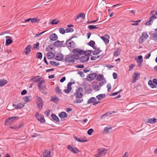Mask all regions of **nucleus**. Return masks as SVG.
Returning <instances> with one entry per match:
<instances>
[{"label":"nucleus","instance_id":"44","mask_svg":"<svg viewBox=\"0 0 157 157\" xmlns=\"http://www.w3.org/2000/svg\"><path fill=\"white\" fill-rule=\"evenodd\" d=\"M40 45V43L39 42H36V44L33 45V47L35 49H39V46Z\"/></svg>","mask_w":157,"mask_h":157},{"label":"nucleus","instance_id":"34","mask_svg":"<svg viewBox=\"0 0 157 157\" xmlns=\"http://www.w3.org/2000/svg\"><path fill=\"white\" fill-rule=\"evenodd\" d=\"M7 81L5 79L0 80V86H3L4 85L7 83Z\"/></svg>","mask_w":157,"mask_h":157},{"label":"nucleus","instance_id":"57","mask_svg":"<svg viewBox=\"0 0 157 157\" xmlns=\"http://www.w3.org/2000/svg\"><path fill=\"white\" fill-rule=\"evenodd\" d=\"M66 32L69 33L73 32L74 30L72 28H67L66 29Z\"/></svg>","mask_w":157,"mask_h":157},{"label":"nucleus","instance_id":"62","mask_svg":"<svg viewBox=\"0 0 157 157\" xmlns=\"http://www.w3.org/2000/svg\"><path fill=\"white\" fill-rule=\"evenodd\" d=\"M78 74L82 77H83L85 76L83 71H79L78 72Z\"/></svg>","mask_w":157,"mask_h":157},{"label":"nucleus","instance_id":"42","mask_svg":"<svg viewBox=\"0 0 157 157\" xmlns=\"http://www.w3.org/2000/svg\"><path fill=\"white\" fill-rule=\"evenodd\" d=\"M56 93L58 94H62V91L61 90L59 89V86H57L55 88Z\"/></svg>","mask_w":157,"mask_h":157},{"label":"nucleus","instance_id":"18","mask_svg":"<svg viewBox=\"0 0 157 157\" xmlns=\"http://www.w3.org/2000/svg\"><path fill=\"white\" fill-rule=\"evenodd\" d=\"M63 42V41H60L59 40H57L54 43V45L57 47H60L62 46Z\"/></svg>","mask_w":157,"mask_h":157},{"label":"nucleus","instance_id":"31","mask_svg":"<svg viewBox=\"0 0 157 157\" xmlns=\"http://www.w3.org/2000/svg\"><path fill=\"white\" fill-rule=\"evenodd\" d=\"M97 100L96 99L95 97H91L89 99L87 102V104H90L94 102Z\"/></svg>","mask_w":157,"mask_h":157},{"label":"nucleus","instance_id":"5","mask_svg":"<svg viewBox=\"0 0 157 157\" xmlns=\"http://www.w3.org/2000/svg\"><path fill=\"white\" fill-rule=\"evenodd\" d=\"M98 152L95 155L96 157H99L105 155L107 152V150L105 148H101L98 149Z\"/></svg>","mask_w":157,"mask_h":157},{"label":"nucleus","instance_id":"52","mask_svg":"<svg viewBox=\"0 0 157 157\" xmlns=\"http://www.w3.org/2000/svg\"><path fill=\"white\" fill-rule=\"evenodd\" d=\"M59 22V21L56 19L53 20L51 21V24L52 25H56Z\"/></svg>","mask_w":157,"mask_h":157},{"label":"nucleus","instance_id":"17","mask_svg":"<svg viewBox=\"0 0 157 157\" xmlns=\"http://www.w3.org/2000/svg\"><path fill=\"white\" fill-rule=\"evenodd\" d=\"M51 152L48 150H45L43 153V157H51Z\"/></svg>","mask_w":157,"mask_h":157},{"label":"nucleus","instance_id":"7","mask_svg":"<svg viewBox=\"0 0 157 157\" xmlns=\"http://www.w3.org/2000/svg\"><path fill=\"white\" fill-rule=\"evenodd\" d=\"M35 117L38 121H40L41 123H44L45 122V121L43 116L40 115L38 113H36Z\"/></svg>","mask_w":157,"mask_h":157},{"label":"nucleus","instance_id":"54","mask_svg":"<svg viewBox=\"0 0 157 157\" xmlns=\"http://www.w3.org/2000/svg\"><path fill=\"white\" fill-rule=\"evenodd\" d=\"M153 22V21H152L151 20L149 19V20L147 21L145 24V25H151V23Z\"/></svg>","mask_w":157,"mask_h":157},{"label":"nucleus","instance_id":"33","mask_svg":"<svg viewBox=\"0 0 157 157\" xmlns=\"http://www.w3.org/2000/svg\"><path fill=\"white\" fill-rule=\"evenodd\" d=\"M92 52V50H89L85 51V53L83 54H84L85 56H87L89 57V56L91 55V52Z\"/></svg>","mask_w":157,"mask_h":157},{"label":"nucleus","instance_id":"16","mask_svg":"<svg viewBox=\"0 0 157 157\" xmlns=\"http://www.w3.org/2000/svg\"><path fill=\"white\" fill-rule=\"evenodd\" d=\"M134 79L131 82L132 83L135 82L139 78V76L140 75V73H134Z\"/></svg>","mask_w":157,"mask_h":157},{"label":"nucleus","instance_id":"19","mask_svg":"<svg viewBox=\"0 0 157 157\" xmlns=\"http://www.w3.org/2000/svg\"><path fill=\"white\" fill-rule=\"evenodd\" d=\"M13 106L15 107V108L16 109H21L24 106V105L21 103H19L17 105L14 104H13Z\"/></svg>","mask_w":157,"mask_h":157},{"label":"nucleus","instance_id":"30","mask_svg":"<svg viewBox=\"0 0 157 157\" xmlns=\"http://www.w3.org/2000/svg\"><path fill=\"white\" fill-rule=\"evenodd\" d=\"M105 96L106 95L105 94H101L97 96L96 97L98 100H101L104 98Z\"/></svg>","mask_w":157,"mask_h":157},{"label":"nucleus","instance_id":"37","mask_svg":"<svg viewBox=\"0 0 157 157\" xmlns=\"http://www.w3.org/2000/svg\"><path fill=\"white\" fill-rule=\"evenodd\" d=\"M148 84L152 88H154L156 87L154 83H152V82L151 80L149 81L148 82Z\"/></svg>","mask_w":157,"mask_h":157},{"label":"nucleus","instance_id":"63","mask_svg":"<svg viewBox=\"0 0 157 157\" xmlns=\"http://www.w3.org/2000/svg\"><path fill=\"white\" fill-rule=\"evenodd\" d=\"M75 67L78 68H83L84 67V66L83 65H78L76 66Z\"/></svg>","mask_w":157,"mask_h":157},{"label":"nucleus","instance_id":"2","mask_svg":"<svg viewBox=\"0 0 157 157\" xmlns=\"http://www.w3.org/2000/svg\"><path fill=\"white\" fill-rule=\"evenodd\" d=\"M83 92V90L82 88L79 87L74 95L75 96L76 98H80L83 96L82 93Z\"/></svg>","mask_w":157,"mask_h":157},{"label":"nucleus","instance_id":"27","mask_svg":"<svg viewBox=\"0 0 157 157\" xmlns=\"http://www.w3.org/2000/svg\"><path fill=\"white\" fill-rule=\"evenodd\" d=\"M47 56L49 59H52L54 56V54L52 52H49L47 53Z\"/></svg>","mask_w":157,"mask_h":157},{"label":"nucleus","instance_id":"25","mask_svg":"<svg viewBox=\"0 0 157 157\" xmlns=\"http://www.w3.org/2000/svg\"><path fill=\"white\" fill-rule=\"evenodd\" d=\"M95 42L93 40H90L88 43V45L94 49H96V47L94 46Z\"/></svg>","mask_w":157,"mask_h":157},{"label":"nucleus","instance_id":"61","mask_svg":"<svg viewBox=\"0 0 157 157\" xmlns=\"http://www.w3.org/2000/svg\"><path fill=\"white\" fill-rule=\"evenodd\" d=\"M52 49V48L51 47V46L50 45L48 46L46 48V50L48 51H50Z\"/></svg>","mask_w":157,"mask_h":157},{"label":"nucleus","instance_id":"10","mask_svg":"<svg viewBox=\"0 0 157 157\" xmlns=\"http://www.w3.org/2000/svg\"><path fill=\"white\" fill-rule=\"evenodd\" d=\"M72 83L71 82H70L68 83L67 85V89H65L63 90L64 92L66 93H69L72 89L71 86Z\"/></svg>","mask_w":157,"mask_h":157},{"label":"nucleus","instance_id":"9","mask_svg":"<svg viewBox=\"0 0 157 157\" xmlns=\"http://www.w3.org/2000/svg\"><path fill=\"white\" fill-rule=\"evenodd\" d=\"M67 148L70 151L74 153H77L79 152L77 148L74 147L73 146H72L68 145Z\"/></svg>","mask_w":157,"mask_h":157},{"label":"nucleus","instance_id":"15","mask_svg":"<svg viewBox=\"0 0 157 157\" xmlns=\"http://www.w3.org/2000/svg\"><path fill=\"white\" fill-rule=\"evenodd\" d=\"M49 38L51 40L55 41L57 40L58 37L56 34L53 33L50 36Z\"/></svg>","mask_w":157,"mask_h":157},{"label":"nucleus","instance_id":"35","mask_svg":"<svg viewBox=\"0 0 157 157\" xmlns=\"http://www.w3.org/2000/svg\"><path fill=\"white\" fill-rule=\"evenodd\" d=\"M120 50V49L119 48H117L114 52L113 56H118L119 55Z\"/></svg>","mask_w":157,"mask_h":157},{"label":"nucleus","instance_id":"58","mask_svg":"<svg viewBox=\"0 0 157 157\" xmlns=\"http://www.w3.org/2000/svg\"><path fill=\"white\" fill-rule=\"evenodd\" d=\"M135 66V64H132L130 65L128 71H130L132 70Z\"/></svg>","mask_w":157,"mask_h":157},{"label":"nucleus","instance_id":"36","mask_svg":"<svg viewBox=\"0 0 157 157\" xmlns=\"http://www.w3.org/2000/svg\"><path fill=\"white\" fill-rule=\"evenodd\" d=\"M71 56H73V59L75 60H79L80 57L79 56V55H78L77 54H72Z\"/></svg>","mask_w":157,"mask_h":157},{"label":"nucleus","instance_id":"49","mask_svg":"<svg viewBox=\"0 0 157 157\" xmlns=\"http://www.w3.org/2000/svg\"><path fill=\"white\" fill-rule=\"evenodd\" d=\"M83 101V99H76L74 102V103H81Z\"/></svg>","mask_w":157,"mask_h":157},{"label":"nucleus","instance_id":"21","mask_svg":"<svg viewBox=\"0 0 157 157\" xmlns=\"http://www.w3.org/2000/svg\"><path fill=\"white\" fill-rule=\"evenodd\" d=\"M115 113V112L114 111H109L107 112L101 116V118L102 119L104 117H106Z\"/></svg>","mask_w":157,"mask_h":157},{"label":"nucleus","instance_id":"55","mask_svg":"<svg viewBox=\"0 0 157 157\" xmlns=\"http://www.w3.org/2000/svg\"><path fill=\"white\" fill-rule=\"evenodd\" d=\"M23 99H24L25 103H26L27 102L29 101V98L28 96L23 97Z\"/></svg>","mask_w":157,"mask_h":157},{"label":"nucleus","instance_id":"6","mask_svg":"<svg viewBox=\"0 0 157 157\" xmlns=\"http://www.w3.org/2000/svg\"><path fill=\"white\" fill-rule=\"evenodd\" d=\"M37 105L38 108L40 109H41L42 108L43 104V102L42 98L40 97L37 96Z\"/></svg>","mask_w":157,"mask_h":157},{"label":"nucleus","instance_id":"56","mask_svg":"<svg viewBox=\"0 0 157 157\" xmlns=\"http://www.w3.org/2000/svg\"><path fill=\"white\" fill-rule=\"evenodd\" d=\"M107 91L108 92H109L110 91V90L111 89V86L110 83H109L107 84Z\"/></svg>","mask_w":157,"mask_h":157},{"label":"nucleus","instance_id":"60","mask_svg":"<svg viewBox=\"0 0 157 157\" xmlns=\"http://www.w3.org/2000/svg\"><path fill=\"white\" fill-rule=\"evenodd\" d=\"M112 128L111 127L108 128L107 127H106L104 128V131H106L107 133L109 132V130Z\"/></svg>","mask_w":157,"mask_h":157},{"label":"nucleus","instance_id":"23","mask_svg":"<svg viewBox=\"0 0 157 157\" xmlns=\"http://www.w3.org/2000/svg\"><path fill=\"white\" fill-rule=\"evenodd\" d=\"M157 121V119L155 118H152L150 119H147V123H149L151 124H153Z\"/></svg>","mask_w":157,"mask_h":157},{"label":"nucleus","instance_id":"8","mask_svg":"<svg viewBox=\"0 0 157 157\" xmlns=\"http://www.w3.org/2000/svg\"><path fill=\"white\" fill-rule=\"evenodd\" d=\"M72 52L74 54H77L78 55H82L85 53V51L79 48L74 49L72 50Z\"/></svg>","mask_w":157,"mask_h":157},{"label":"nucleus","instance_id":"47","mask_svg":"<svg viewBox=\"0 0 157 157\" xmlns=\"http://www.w3.org/2000/svg\"><path fill=\"white\" fill-rule=\"evenodd\" d=\"M142 37H143L144 39L146 40L148 37V35L147 34V33L144 32L143 33L142 35Z\"/></svg>","mask_w":157,"mask_h":157},{"label":"nucleus","instance_id":"50","mask_svg":"<svg viewBox=\"0 0 157 157\" xmlns=\"http://www.w3.org/2000/svg\"><path fill=\"white\" fill-rule=\"evenodd\" d=\"M59 32L62 34H64L65 33V30L63 28H59Z\"/></svg>","mask_w":157,"mask_h":157},{"label":"nucleus","instance_id":"20","mask_svg":"<svg viewBox=\"0 0 157 157\" xmlns=\"http://www.w3.org/2000/svg\"><path fill=\"white\" fill-rule=\"evenodd\" d=\"M63 59V55L61 54H58L56 56L55 59L58 61H62Z\"/></svg>","mask_w":157,"mask_h":157},{"label":"nucleus","instance_id":"46","mask_svg":"<svg viewBox=\"0 0 157 157\" xmlns=\"http://www.w3.org/2000/svg\"><path fill=\"white\" fill-rule=\"evenodd\" d=\"M145 40V39H144L143 37L141 36L139 39V43L140 44H142L144 41Z\"/></svg>","mask_w":157,"mask_h":157},{"label":"nucleus","instance_id":"43","mask_svg":"<svg viewBox=\"0 0 157 157\" xmlns=\"http://www.w3.org/2000/svg\"><path fill=\"white\" fill-rule=\"evenodd\" d=\"M103 78V76L102 75H98L97 77V80L98 81H100Z\"/></svg>","mask_w":157,"mask_h":157},{"label":"nucleus","instance_id":"29","mask_svg":"<svg viewBox=\"0 0 157 157\" xmlns=\"http://www.w3.org/2000/svg\"><path fill=\"white\" fill-rule=\"evenodd\" d=\"M135 59L136 60V62L138 63L143 62V57L141 55L138 56L137 59L136 58Z\"/></svg>","mask_w":157,"mask_h":157},{"label":"nucleus","instance_id":"13","mask_svg":"<svg viewBox=\"0 0 157 157\" xmlns=\"http://www.w3.org/2000/svg\"><path fill=\"white\" fill-rule=\"evenodd\" d=\"M6 44L8 45L11 44L13 42L12 40V37L10 36H7L6 37Z\"/></svg>","mask_w":157,"mask_h":157},{"label":"nucleus","instance_id":"41","mask_svg":"<svg viewBox=\"0 0 157 157\" xmlns=\"http://www.w3.org/2000/svg\"><path fill=\"white\" fill-rule=\"evenodd\" d=\"M88 28L89 29H90V30H91V29H98V27H97L95 25H89L88 26Z\"/></svg>","mask_w":157,"mask_h":157},{"label":"nucleus","instance_id":"4","mask_svg":"<svg viewBox=\"0 0 157 157\" xmlns=\"http://www.w3.org/2000/svg\"><path fill=\"white\" fill-rule=\"evenodd\" d=\"M19 118V117L17 116L9 117L5 120V123L6 124V123H12L16 121Z\"/></svg>","mask_w":157,"mask_h":157},{"label":"nucleus","instance_id":"32","mask_svg":"<svg viewBox=\"0 0 157 157\" xmlns=\"http://www.w3.org/2000/svg\"><path fill=\"white\" fill-rule=\"evenodd\" d=\"M23 123H21L18 125H17L15 127L13 126H11L10 127V128L12 129H19L21 128L23 126Z\"/></svg>","mask_w":157,"mask_h":157},{"label":"nucleus","instance_id":"3","mask_svg":"<svg viewBox=\"0 0 157 157\" xmlns=\"http://www.w3.org/2000/svg\"><path fill=\"white\" fill-rule=\"evenodd\" d=\"M73 56L71 55H68L66 56L64 59V61L68 62L70 64L74 63L75 61L73 59Z\"/></svg>","mask_w":157,"mask_h":157},{"label":"nucleus","instance_id":"45","mask_svg":"<svg viewBox=\"0 0 157 157\" xmlns=\"http://www.w3.org/2000/svg\"><path fill=\"white\" fill-rule=\"evenodd\" d=\"M42 54L41 52H38L36 55V57L38 59H41L42 58Z\"/></svg>","mask_w":157,"mask_h":157},{"label":"nucleus","instance_id":"51","mask_svg":"<svg viewBox=\"0 0 157 157\" xmlns=\"http://www.w3.org/2000/svg\"><path fill=\"white\" fill-rule=\"evenodd\" d=\"M93 132V129L92 128H90L88 130L87 133L88 135H90L92 134Z\"/></svg>","mask_w":157,"mask_h":157},{"label":"nucleus","instance_id":"59","mask_svg":"<svg viewBox=\"0 0 157 157\" xmlns=\"http://www.w3.org/2000/svg\"><path fill=\"white\" fill-rule=\"evenodd\" d=\"M41 89H39L40 91H42V90H43L44 91L47 90L46 87L45 86L42 85V86H41Z\"/></svg>","mask_w":157,"mask_h":157},{"label":"nucleus","instance_id":"38","mask_svg":"<svg viewBox=\"0 0 157 157\" xmlns=\"http://www.w3.org/2000/svg\"><path fill=\"white\" fill-rule=\"evenodd\" d=\"M29 44H28L25 48L24 52H25V54L27 55L29 53Z\"/></svg>","mask_w":157,"mask_h":157},{"label":"nucleus","instance_id":"28","mask_svg":"<svg viewBox=\"0 0 157 157\" xmlns=\"http://www.w3.org/2000/svg\"><path fill=\"white\" fill-rule=\"evenodd\" d=\"M51 117L52 119L57 122L59 121L58 117L55 114H52L51 115Z\"/></svg>","mask_w":157,"mask_h":157},{"label":"nucleus","instance_id":"1","mask_svg":"<svg viewBox=\"0 0 157 157\" xmlns=\"http://www.w3.org/2000/svg\"><path fill=\"white\" fill-rule=\"evenodd\" d=\"M65 44L67 46L70 50L74 48L75 46L74 42L71 40V39H68L67 40Z\"/></svg>","mask_w":157,"mask_h":157},{"label":"nucleus","instance_id":"11","mask_svg":"<svg viewBox=\"0 0 157 157\" xmlns=\"http://www.w3.org/2000/svg\"><path fill=\"white\" fill-rule=\"evenodd\" d=\"M97 75L96 73L90 74L87 77L88 80L89 81H92L94 79Z\"/></svg>","mask_w":157,"mask_h":157},{"label":"nucleus","instance_id":"26","mask_svg":"<svg viewBox=\"0 0 157 157\" xmlns=\"http://www.w3.org/2000/svg\"><path fill=\"white\" fill-rule=\"evenodd\" d=\"M40 76H36L30 79V80L33 81L34 82H38L40 81V80L41 79V78H40Z\"/></svg>","mask_w":157,"mask_h":157},{"label":"nucleus","instance_id":"14","mask_svg":"<svg viewBox=\"0 0 157 157\" xmlns=\"http://www.w3.org/2000/svg\"><path fill=\"white\" fill-rule=\"evenodd\" d=\"M59 99L56 96H53L51 98L50 101L53 102L54 103L57 104L59 102Z\"/></svg>","mask_w":157,"mask_h":157},{"label":"nucleus","instance_id":"53","mask_svg":"<svg viewBox=\"0 0 157 157\" xmlns=\"http://www.w3.org/2000/svg\"><path fill=\"white\" fill-rule=\"evenodd\" d=\"M80 17H82L83 20L85 19V15L83 13H81L79 14Z\"/></svg>","mask_w":157,"mask_h":157},{"label":"nucleus","instance_id":"39","mask_svg":"<svg viewBox=\"0 0 157 157\" xmlns=\"http://www.w3.org/2000/svg\"><path fill=\"white\" fill-rule=\"evenodd\" d=\"M39 82L38 85V87L39 89H41V85L42 84L44 83V80H40V81H38Z\"/></svg>","mask_w":157,"mask_h":157},{"label":"nucleus","instance_id":"48","mask_svg":"<svg viewBox=\"0 0 157 157\" xmlns=\"http://www.w3.org/2000/svg\"><path fill=\"white\" fill-rule=\"evenodd\" d=\"M51 64L53 66H58L59 65V63H57L56 62L51 61L50 62Z\"/></svg>","mask_w":157,"mask_h":157},{"label":"nucleus","instance_id":"22","mask_svg":"<svg viewBox=\"0 0 157 157\" xmlns=\"http://www.w3.org/2000/svg\"><path fill=\"white\" fill-rule=\"evenodd\" d=\"M59 116L61 118H63L67 117V114L65 112H62L59 114Z\"/></svg>","mask_w":157,"mask_h":157},{"label":"nucleus","instance_id":"12","mask_svg":"<svg viewBox=\"0 0 157 157\" xmlns=\"http://www.w3.org/2000/svg\"><path fill=\"white\" fill-rule=\"evenodd\" d=\"M89 60V57L87 56H83L79 58L80 62L81 63H84L87 62Z\"/></svg>","mask_w":157,"mask_h":157},{"label":"nucleus","instance_id":"24","mask_svg":"<svg viewBox=\"0 0 157 157\" xmlns=\"http://www.w3.org/2000/svg\"><path fill=\"white\" fill-rule=\"evenodd\" d=\"M30 21L32 23H39L40 20L36 17L33 18H30Z\"/></svg>","mask_w":157,"mask_h":157},{"label":"nucleus","instance_id":"64","mask_svg":"<svg viewBox=\"0 0 157 157\" xmlns=\"http://www.w3.org/2000/svg\"><path fill=\"white\" fill-rule=\"evenodd\" d=\"M99 86L97 85H95L93 86V88L94 90H97L96 91H98L99 90L98 89Z\"/></svg>","mask_w":157,"mask_h":157},{"label":"nucleus","instance_id":"40","mask_svg":"<svg viewBox=\"0 0 157 157\" xmlns=\"http://www.w3.org/2000/svg\"><path fill=\"white\" fill-rule=\"evenodd\" d=\"M101 38L102 40L105 42V44H108L109 42V40L107 38H105L104 36H102L101 37Z\"/></svg>","mask_w":157,"mask_h":157}]
</instances>
